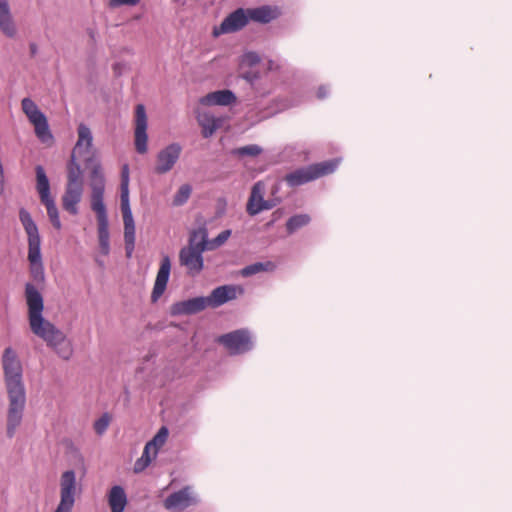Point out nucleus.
<instances>
[{
  "label": "nucleus",
  "mask_w": 512,
  "mask_h": 512,
  "mask_svg": "<svg viewBox=\"0 0 512 512\" xmlns=\"http://www.w3.org/2000/svg\"><path fill=\"white\" fill-rule=\"evenodd\" d=\"M2 368L9 401L6 434L11 439L22 422L26 405L23 367L16 351L12 347L5 348L3 352Z\"/></svg>",
  "instance_id": "1"
},
{
  "label": "nucleus",
  "mask_w": 512,
  "mask_h": 512,
  "mask_svg": "<svg viewBox=\"0 0 512 512\" xmlns=\"http://www.w3.org/2000/svg\"><path fill=\"white\" fill-rule=\"evenodd\" d=\"M25 299L31 331L43 339L60 358L69 360L73 354L72 345L60 329L43 317V296L30 282L25 284Z\"/></svg>",
  "instance_id": "2"
},
{
  "label": "nucleus",
  "mask_w": 512,
  "mask_h": 512,
  "mask_svg": "<svg viewBox=\"0 0 512 512\" xmlns=\"http://www.w3.org/2000/svg\"><path fill=\"white\" fill-rule=\"evenodd\" d=\"M91 209L96 213L100 251L107 256L110 252L109 222L104 204L105 177L100 163H95L90 173Z\"/></svg>",
  "instance_id": "3"
},
{
  "label": "nucleus",
  "mask_w": 512,
  "mask_h": 512,
  "mask_svg": "<svg viewBox=\"0 0 512 512\" xmlns=\"http://www.w3.org/2000/svg\"><path fill=\"white\" fill-rule=\"evenodd\" d=\"M19 220L27 234L30 276L36 285H43L45 282V271L42 262L41 238L38 227L31 214L25 208L19 210Z\"/></svg>",
  "instance_id": "4"
},
{
  "label": "nucleus",
  "mask_w": 512,
  "mask_h": 512,
  "mask_svg": "<svg viewBox=\"0 0 512 512\" xmlns=\"http://www.w3.org/2000/svg\"><path fill=\"white\" fill-rule=\"evenodd\" d=\"M120 203L124 222V242L126 256L130 258L135 248V223L129 202V166L121 168Z\"/></svg>",
  "instance_id": "5"
},
{
  "label": "nucleus",
  "mask_w": 512,
  "mask_h": 512,
  "mask_svg": "<svg viewBox=\"0 0 512 512\" xmlns=\"http://www.w3.org/2000/svg\"><path fill=\"white\" fill-rule=\"evenodd\" d=\"M337 159L327 160L307 167L297 169L285 176V181L291 187H297L333 173L338 167Z\"/></svg>",
  "instance_id": "6"
},
{
  "label": "nucleus",
  "mask_w": 512,
  "mask_h": 512,
  "mask_svg": "<svg viewBox=\"0 0 512 512\" xmlns=\"http://www.w3.org/2000/svg\"><path fill=\"white\" fill-rule=\"evenodd\" d=\"M22 110L33 124L37 138L45 144L53 142L54 138L50 131L46 116L39 110L37 105L30 98H24L21 102Z\"/></svg>",
  "instance_id": "7"
},
{
  "label": "nucleus",
  "mask_w": 512,
  "mask_h": 512,
  "mask_svg": "<svg viewBox=\"0 0 512 512\" xmlns=\"http://www.w3.org/2000/svg\"><path fill=\"white\" fill-rule=\"evenodd\" d=\"M217 342L222 344L230 355L244 354L253 348V340L248 329H237L220 335Z\"/></svg>",
  "instance_id": "8"
},
{
  "label": "nucleus",
  "mask_w": 512,
  "mask_h": 512,
  "mask_svg": "<svg viewBox=\"0 0 512 512\" xmlns=\"http://www.w3.org/2000/svg\"><path fill=\"white\" fill-rule=\"evenodd\" d=\"M76 474L65 471L60 479V503L54 512H71L75 503Z\"/></svg>",
  "instance_id": "9"
},
{
  "label": "nucleus",
  "mask_w": 512,
  "mask_h": 512,
  "mask_svg": "<svg viewBox=\"0 0 512 512\" xmlns=\"http://www.w3.org/2000/svg\"><path fill=\"white\" fill-rule=\"evenodd\" d=\"M203 252V245L197 249L188 247H183L180 249L179 263L181 266L186 267L188 274L195 276L203 270Z\"/></svg>",
  "instance_id": "10"
},
{
  "label": "nucleus",
  "mask_w": 512,
  "mask_h": 512,
  "mask_svg": "<svg viewBox=\"0 0 512 512\" xmlns=\"http://www.w3.org/2000/svg\"><path fill=\"white\" fill-rule=\"evenodd\" d=\"M248 23L249 16L247 10L238 8L224 18L219 27L214 28L213 34L214 36H219L220 34L237 32L243 29Z\"/></svg>",
  "instance_id": "11"
},
{
  "label": "nucleus",
  "mask_w": 512,
  "mask_h": 512,
  "mask_svg": "<svg viewBox=\"0 0 512 512\" xmlns=\"http://www.w3.org/2000/svg\"><path fill=\"white\" fill-rule=\"evenodd\" d=\"M147 115L145 106L138 104L135 108V148L139 154H145L147 147Z\"/></svg>",
  "instance_id": "12"
},
{
  "label": "nucleus",
  "mask_w": 512,
  "mask_h": 512,
  "mask_svg": "<svg viewBox=\"0 0 512 512\" xmlns=\"http://www.w3.org/2000/svg\"><path fill=\"white\" fill-rule=\"evenodd\" d=\"M181 150L182 148L178 143H172L162 149L157 155L155 172L157 174H165L169 172L178 161Z\"/></svg>",
  "instance_id": "13"
},
{
  "label": "nucleus",
  "mask_w": 512,
  "mask_h": 512,
  "mask_svg": "<svg viewBox=\"0 0 512 512\" xmlns=\"http://www.w3.org/2000/svg\"><path fill=\"white\" fill-rule=\"evenodd\" d=\"M171 272V260L168 255H164L160 261V267L156 275L153 290L151 293V301L157 302L166 290Z\"/></svg>",
  "instance_id": "14"
},
{
  "label": "nucleus",
  "mask_w": 512,
  "mask_h": 512,
  "mask_svg": "<svg viewBox=\"0 0 512 512\" xmlns=\"http://www.w3.org/2000/svg\"><path fill=\"white\" fill-rule=\"evenodd\" d=\"M83 184L68 183L62 196V207L71 215H77L79 212L78 204L82 199Z\"/></svg>",
  "instance_id": "15"
},
{
  "label": "nucleus",
  "mask_w": 512,
  "mask_h": 512,
  "mask_svg": "<svg viewBox=\"0 0 512 512\" xmlns=\"http://www.w3.org/2000/svg\"><path fill=\"white\" fill-rule=\"evenodd\" d=\"M208 307L207 299L204 296L194 297L179 301L171 306L172 315H193Z\"/></svg>",
  "instance_id": "16"
},
{
  "label": "nucleus",
  "mask_w": 512,
  "mask_h": 512,
  "mask_svg": "<svg viewBox=\"0 0 512 512\" xmlns=\"http://www.w3.org/2000/svg\"><path fill=\"white\" fill-rule=\"evenodd\" d=\"M195 503L196 500L191 495L190 487L187 486L170 494L164 500V507L168 510L182 511Z\"/></svg>",
  "instance_id": "17"
},
{
  "label": "nucleus",
  "mask_w": 512,
  "mask_h": 512,
  "mask_svg": "<svg viewBox=\"0 0 512 512\" xmlns=\"http://www.w3.org/2000/svg\"><path fill=\"white\" fill-rule=\"evenodd\" d=\"M237 297L236 287L232 285H222L212 290L206 297L208 307L217 308L223 304L234 300Z\"/></svg>",
  "instance_id": "18"
},
{
  "label": "nucleus",
  "mask_w": 512,
  "mask_h": 512,
  "mask_svg": "<svg viewBox=\"0 0 512 512\" xmlns=\"http://www.w3.org/2000/svg\"><path fill=\"white\" fill-rule=\"evenodd\" d=\"M237 98L236 95L228 89L210 92L200 99V103L206 106H228L234 104Z\"/></svg>",
  "instance_id": "19"
},
{
  "label": "nucleus",
  "mask_w": 512,
  "mask_h": 512,
  "mask_svg": "<svg viewBox=\"0 0 512 512\" xmlns=\"http://www.w3.org/2000/svg\"><path fill=\"white\" fill-rule=\"evenodd\" d=\"M0 31L8 38L17 32L8 0H0Z\"/></svg>",
  "instance_id": "20"
},
{
  "label": "nucleus",
  "mask_w": 512,
  "mask_h": 512,
  "mask_svg": "<svg viewBox=\"0 0 512 512\" xmlns=\"http://www.w3.org/2000/svg\"><path fill=\"white\" fill-rule=\"evenodd\" d=\"M108 503L111 512H123L127 505V495L120 485L113 486L108 493Z\"/></svg>",
  "instance_id": "21"
},
{
  "label": "nucleus",
  "mask_w": 512,
  "mask_h": 512,
  "mask_svg": "<svg viewBox=\"0 0 512 512\" xmlns=\"http://www.w3.org/2000/svg\"><path fill=\"white\" fill-rule=\"evenodd\" d=\"M77 133L78 139L73 151L78 154L88 152L93 144V135L90 128L86 124L80 123L77 127Z\"/></svg>",
  "instance_id": "22"
},
{
  "label": "nucleus",
  "mask_w": 512,
  "mask_h": 512,
  "mask_svg": "<svg viewBox=\"0 0 512 512\" xmlns=\"http://www.w3.org/2000/svg\"><path fill=\"white\" fill-rule=\"evenodd\" d=\"M246 10L249 16V21L252 20L261 24H267L277 16L275 10H273L270 6L248 8Z\"/></svg>",
  "instance_id": "23"
},
{
  "label": "nucleus",
  "mask_w": 512,
  "mask_h": 512,
  "mask_svg": "<svg viewBox=\"0 0 512 512\" xmlns=\"http://www.w3.org/2000/svg\"><path fill=\"white\" fill-rule=\"evenodd\" d=\"M199 124L202 127V136L211 137L221 125V119L210 114H203L199 117Z\"/></svg>",
  "instance_id": "24"
},
{
  "label": "nucleus",
  "mask_w": 512,
  "mask_h": 512,
  "mask_svg": "<svg viewBox=\"0 0 512 512\" xmlns=\"http://www.w3.org/2000/svg\"><path fill=\"white\" fill-rule=\"evenodd\" d=\"M263 190L264 186L261 182H257L253 185L246 205V211L250 216H254L253 210H255V207H258V205H261L264 200Z\"/></svg>",
  "instance_id": "25"
},
{
  "label": "nucleus",
  "mask_w": 512,
  "mask_h": 512,
  "mask_svg": "<svg viewBox=\"0 0 512 512\" xmlns=\"http://www.w3.org/2000/svg\"><path fill=\"white\" fill-rule=\"evenodd\" d=\"M76 152L72 151L71 159L67 167V182L74 184H83L82 170L80 164L76 162Z\"/></svg>",
  "instance_id": "26"
},
{
  "label": "nucleus",
  "mask_w": 512,
  "mask_h": 512,
  "mask_svg": "<svg viewBox=\"0 0 512 512\" xmlns=\"http://www.w3.org/2000/svg\"><path fill=\"white\" fill-rule=\"evenodd\" d=\"M207 238H208V232H207L206 228L200 227L198 229H195L190 233L188 245L186 247L197 249L203 245L204 251H206L207 250Z\"/></svg>",
  "instance_id": "27"
},
{
  "label": "nucleus",
  "mask_w": 512,
  "mask_h": 512,
  "mask_svg": "<svg viewBox=\"0 0 512 512\" xmlns=\"http://www.w3.org/2000/svg\"><path fill=\"white\" fill-rule=\"evenodd\" d=\"M310 220V216L307 214H297L291 216L286 222L287 233L289 235L295 233L298 229L308 225Z\"/></svg>",
  "instance_id": "28"
},
{
  "label": "nucleus",
  "mask_w": 512,
  "mask_h": 512,
  "mask_svg": "<svg viewBox=\"0 0 512 512\" xmlns=\"http://www.w3.org/2000/svg\"><path fill=\"white\" fill-rule=\"evenodd\" d=\"M168 437V429L163 426L161 427L157 434L153 437L152 440L148 441L147 443L149 446H152L153 448V456L156 457L158 454L159 449L164 445Z\"/></svg>",
  "instance_id": "29"
},
{
  "label": "nucleus",
  "mask_w": 512,
  "mask_h": 512,
  "mask_svg": "<svg viewBox=\"0 0 512 512\" xmlns=\"http://www.w3.org/2000/svg\"><path fill=\"white\" fill-rule=\"evenodd\" d=\"M262 153V148L256 144L246 145L236 148L232 151L233 155L239 157L251 156L256 157Z\"/></svg>",
  "instance_id": "30"
},
{
  "label": "nucleus",
  "mask_w": 512,
  "mask_h": 512,
  "mask_svg": "<svg viewBox=\"0 0 512 512\" xmlns=\"http://www.w3.org/2000/svg\"><path fill=\"white\" fill-rule=\"evenodd\" d=\"M38 193L50 190L49 179L41 165L35 168Z\"/></svg>",
  "instance_id": "31"
},
{
  "label": "nucleus",
  "mask_w": 512,
  "mask_h": 512,
  "mask_svg": "<svg viewBox=\"0 0 512 512\" xmlns=\"http://www.w3.org/2000/svg\"><path fill=\"white\" fill-rule=\"evenodd\" d=\"M270 265H271L270 262H267V263L256 262V263H253V264L245 266L241 270L240 273H241V275L243 277H249V276L255 275V274L259 273V272L267 271L268 267Z\"/></svg>",
  "instance_id": "32"
},
{
  "label": "nucleus",
  "mask_w": 512,
  "mask_h": 512,
  "mask_svg": "<svg viewBox=\"0 0 512 512\" xmlns=\"http://www.w3.org/2000/svg\"><path fill=\"white\" fill-rule=\"evenodd\" d=\"M191 191H192V188L190 185H188V184L182 185L178 189V191L176 192V194L173 198V204L175 206H181V205L185 204L191 195Z\"/></svg>",
  "instance_id": "33"
},
{
  "label": "nucleus",
  "mask_w": 512,
  "mask_h": 512,
  "mask_svg": "<svg viewBox=\"0 0 512 512\" xmlns=\"http://www.w3.org/2000/svg\"><path fill=\"white\" fill-rule=\"evenodd\" d=\"M111 422V416L109 413L105 412L98 418L93 425L94 431L97 435H103L109 427Z\"/></svg>",
  "instance_id": "34"
},
{
  "label": "nucleus",
  "mask_w": 512,
  "mask_h": 512,
  "mask_svg": "<svg viewBox=\"0 0 512 512\" xmlns=\"http://www.w3.org/2000/svg\"><path fill=\"white\" fill-rule=\"evenodd\" d=\"M231 236V230L226 229L220 232L215 238L207 240V250H214L223 245Z\"/></svg>",
  "instance_id": "35"
},
{
  "label": "nucleus",
  "mask_w": 512,
  "mask_h": 512,
  "mask_svg": "<svg viewBox=\"0 0 512 512\" xmlns=\"http://www.w3.org/2000/svg\"><path fill=\"white\" fill-rule=\"evenodd\" d=\"M46 210H47L49 220L51 221L53 227L57 230H60L62 227V224L60 221L59 212H58L56 204H50V206L46 207Z\"/></svg>",
  "instance_id": "36"
},
{
  "label": "nucleus",
  "mask_w": 512,
  "mask_h": 512,
  "mask_svg": "<svg viewBox=\"0 0 512 512\" xmlns=\"http://www.w3.org/2000/svg\"><path fill=\"white\" fill-rule=\"evenodd\" d=\"M241 77L245 79L251 85H254L260 79V72L258 70L250 69L241 74Z\"/></svg>",
  "instance_id": "37"
},
{
  "label": "nucleus",
  "mask_w": 512,
  "mask_h": 512,
  "mask_svg": "<svg viewBox=\"0 0 512 512\" xmlns=\"http://www.w3.org/2000/svg\"><path fill=\"white\" fill-rule=\"evenodd\" d=\"M275 202L272 201V200H263L261 205H258V207H255V210H253L254 212V216L259 214L260 212L264 211V210H270L272 209L274 206H275Z\"/></svg>",
  "instance_id": "38"
},
{
  "label": "nucleus",
  "mask_w": 512,
  "mask_h": 512,
  "mask_svg": "<svg viewBox=\"0 0 512 512\" xmlns=\"http://www.w3.org/2000/svg\"><path fill=\"white\" fill-rule=\"evenodd\" d=\"M139 3H140V0H110L111 7L136 6Z\"/></svg>",
  "instance_id": "39"
},
{
  "label": "nucleus",
  "mask_w": 512,
  "mask_h": 512,
  "mask_svg": "<svg viewBox=\"0 0 512 512\" xmlns=\"http://www.w3.org/2000/svg\"><path fill=\"white\" fill-rule=\"evenodd\" d=\"M39 196H40V200H41L42 204H44L45 207L50 206V204H55L54 199L50 195V190L40 192Z\"/></svg>",
  "instance_id": "40"
},
{
  "label": "nucleus",
  "mask_w": 512,
  "mask_h": 512,
  "mask_svg": "<svg viewBox=\"0 0 512 512\" xmlns=\"http://www.w3.org/2000/svg\"><path fill=\"white\" fill-rule=\"evenodd\" d=\"M150 463L151 462H148L147 460H143L142 458L137 459L134 464V472L140 473V472L144 471L150 465Z\"/></svg>",
  "instance_id": "41"
},
{
  "label": "nucleus",
  "mask_w": 512,
  "mask_h": 512,
  "mask_svg": "<svg viewBox=\"0 0 512 512\" xmlns=\"http://www.w3.org/2000/svg\"><path fill=\"white\" fill-rule=\"evenodd\" d=\"M140 458H142L143 460H147L148 462H152V459L155 458L153 456V448H152V446H149L148 443H146L143 453Z\"/></svg>",
  "instance_id": "42"
},
{
  "label": "nucleus",
  "mask_w": 512,
  "mask_h": 512,
  "mask_svg": "<svg viewBox=\"0 0 512 512\" xmlns=\"http://www.w3.org/2000/svg\"><path fill=\"white\" fill-rule=\"evenodd\" d=\"M328 94H329V89H328V87H326L324 85L320 86L317 90V98L318 99L322 100V99L326 98Z\"/></svg>",
  "instance_id": "43"
},
{
  "label": "nucleus",
  "mask_w": 512,
  "mask_h": 512,
  "mask_svg": "<svg viewBox=\"0 0 512 512\" xmlns=\"http://www.w3.org/2000/svg\"><path fill=\"white\" fill-rule=\"evenodd\" d=\"M247 59L249 60L250 64H257L260 62V58L256 53H249L246 55Z\"/></svg>",
  "instance_id": "44"
},
{
  "label": "nucleus",
  "mask_w": 512,
  "mask_h": 512,
  "mask_svg": "<svg viewBox=\"0 0 512 512\" xmlns=\"http://www.w3.org/2000/svg\"><path fill=\"white\" fill-rule=\"evenodd\" d=\"M29 48H30V54L32 57L36 56V54L38 53V46L36 43H30L29 45Z\"/></svg>",
  "instance_id": "45"
},
{
  "label": "nucleus",
  "mask_w": 512,
  "mask_h": 512,
  "mask_svg": "<svg viewBox=\"0 0 512 512\" xmlns=\"http://www.w3.org/2000/svg\"><path fill=\"white\" fill-rule=\"evenodd\" d=\"M277 214H278V212H277V211L273 213L274 219H273V220H271L270 222H268V223L266 224V226H267L268 228H269V227H271V226H273L274 222H275V221H276V219H277Z\"/></svg>",
  "instance_id": "46"
},
{
  "label": "nucleus",
  "mask_w": 512,
  "mask_h": 512,
  "mask_svg": "<svg viewBox=\"0 0 512 512\" xmlns=\"http://www.w3.org/2000/svg\"><path fill=\"white\" fill-rule=\"evenodd\" d=\"M90 36H91L92 38H94V32H93V31H91V32H90Z\"/></svg>",
  "instance_id": "47"
}]
</instances>
